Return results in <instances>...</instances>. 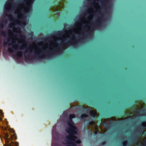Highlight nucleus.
<instances>
[{
    "label": "nucleus",
    "mask_w": 146,
    "mask_h": 146,
    "mask_svg": "<svg viewBox=\"0 0 146 146\" xmlns=\"http://www.w3.org/2000/svg\"><path fill=\"white\" fill-rule=\"evenodd\" d=\"M67 123L69 127L67 128L66 131L69 135L66 136V139H68L69 137L72 138H74V139H78V137L75 135L77 134L78 129L74 125V123L73 122L72 120L69 119Z\"/></svg>",
    "instance_id": "nucleus-1"
},
{
    "label": "nucleus",
    "mask_w": 146,
    "mask_h": 146,
    "mask_svg": "<svg viewBox=\"0 0 146 146\" xmlns=\"http://www.w3.org/2000/svg\"><path fill=\"white\" fill-rule=\"evenodd\" d=\"M102 23L100 17H99L97 20L93 22L92 25L93 27H89L88 25H85L84 27L89 32V34H84V37L87 36V34L90 35L91 34L93 33L95 30V29L99 28L101 27L102 25Z\"/></svg>",
    "instance_id": "nucleus-2"
},
{
    "label": "nucleus",
    "mask_w": 146,
    "mask_h": 146,
    "mask_svg": "<svg viewBox=\"0 0 146 146\" xmlns=\"http://www.w3.org/2000/svg\"><path fill=\"white\" fill-rule=\"evenodd\" d=\"M74 138L68 137V139H66V146H77V144L81 143V141L80 139H74Z\"/></svg>",
    "instance_id": "nucleus-3"
},
{
    "label": "nucleus",
    "mask_w": 146,
    "mask_h": 146,
    "mask_svg": "<svg viewBox=\"0 0 146 146\" xmlns=\"http://www.w3.org/2000/svg\"><path fill=\"white\" fill-rule=\"evenodd\" d=\"M141 126V127L140 128L138 132L136 133L133 139L130 141L132 145L134 144L135 143H136L139 140L140 137L143 133L144 127L145 126L143 124H142Z\"/></svg>",
    "instance_id": "nucleus-4"
},
{
    "label": "nucleus",
    "mask_w": 146,
    "mask_h": 146,
    "mask_svg": "<svg viewBox=\"0 0 146 146\" xmlns=\"http://www.w3.org/2000/svg\"><path fill=\"white\" fill-rule=\"evenodd\" d=\"M4 134L5 135L4 139L7 146H18L19 145V143L17 141H12L10 143L9 141L11 139L9 137V135L7 133L5 132Z\"/></svg>",
    "instance_id": "nucleus-5"
},
{
    "label": "nucleus",
    "mask_w": 146,
    "mask_h": 146,
    "mask_svg": "<svg viewBox=\"0 0 146 146\" xmlns=\"http://www.w3.org/2000/svg\"><path fill=\"white\" fill-rule=\"evenodd\" d=\"M14 36L15 37V38H12L11 41H10L11 42V43L10 44L9 43H8V45L9 46H11L12 45L15 44L16 43V40L18 41L17 43L18 44L21 43V42H20V41L23 40L22 39H21L20 40L17 37V35L16 34H15L14 35ZM20 37L21 38H23L24 39H25L26 38L25 36L24 35H21L20 36ZM23 40L24 41V42H26L25 40Z\"/></svg>",
    "instance_id": "nucleus-6"
},
{
    "label": "nucleus",
    "mask_w": 146,
    "mask_h": 146,
    "mask_svg": "<svg viewBox=\"0 0 146 146\" xmlns=\"http://www.w3.org/2000/svg\"><path fill=\"white\" fill-rule=\"evenodd\" d=\"M79 41V40H78V41H76V39H72L71 41H68L66 43L62 41L61 43V46L63 47H65L70 46L72 44L74 45H76V43H77Z\"/></svg>",
    "instance_id": "nucleus-7"
},
{
    "label": "nucleus",
    "mask_w": 146,
    "mask_h": 146,
    "mask_svg": "<svg viewBox=\"0 0 146 146\" xmlns=\"http://www.w3.org/2000/svg\"><path fill=\"white\" fill-rule=\"evenodd\" d=\"M34 54L35 56H38V58L40 59H42L45 56L43 53V50H39L35 51Z\"/></svg>",
    "instance_id": "nucleus-8"
},
{
    "label": "nucleus",
    "mask_w": 146,
    "mask_h": 146,
    "mask_svg": "<svg viewBox=\"0 0 146 146\" xmlns=\"http://www.w3.org/2000/svg\"><path fill=\"white\" fill-rule=\"evenodd\" d=\"M78 109L82 110L83 112L87 113L89 109L88 108H85L83 106H78Z\"/></svg>",
    "instance_id": "nucleus-9"
},
{
    "label": "nucleus",
    "mask_w": 146,
    "mask_h": 146,
    "mask_svg": "<svg viewBox=\"0 0 146 146\" xmlns=\"http://www.w3.org/2000/svg\"><path fill=\"white\" fill-rule=\"evenodd\" d=\"M63 30L59 31H54L53 33L55 35L61 36L62 35V34L63 33ZM64 31L65 32L67 31L66 29H65L64 30Z\"/></svg>",
    "instance_id": "nucleus-10"
},
{
    "label": "nucleus",
    "mask_w": 146,
    "mask_h": 146,
    "mask_svg": "<svg viewBox=\"0 0 146 146\" xmlns=\"http://www.w3.org/2000/svg\"><path fill=\"white\" fill-rule=\"evenodd\" d=\"M90 114L92 117L93 118L96 119L97 115L92 110H90Z\"/></svg>",
    "instance_id": "nucleus-11"
},
{
    "label": "nucleus",
    "mask_w": 146,
    "mask_h": 146,
    "mask_svg": "<svg viewBox=\"0 0 146 146\" xmlns=\"http://www.w3.org/2000/svg\"><path fill=\"white\" fill-rule=\"evenodd\" d=\"M9 3H6L4 6V9L5 11H6L7 12L9 10Z\"/></svg>",
    "instance_id": "nucleus-12"
},
{
    "label": "nucleus",
    "mask_w": 146,
    "mask_h": 146,
    "mask_svg": "<svg viewBox=\"0 0 146 146\" xmlns=\"http://www.w3.org/2000/svg\"><path fill=\"white\" fill-rule=\"evenodd\" d=\"M11 46L12 48L13 49L16 50H18L19 47V44H13V45H11Z\"/></svg>",
    "instance_id": "nucleus-13"
},
{
    "label": "nucleus",
    "mask_w": 146,
    "mask_h": 146,
    "mask_svg": "<svg viewBox=\"0 0 146 146\" xmlns=\"http://www.w3.org/2000/svg\"><path fill=\"white\" fill-rule=\"evenodd\" d=\"M94 124V122L92 121V119H91L89 120L87 123V124L89 125L92 126Z\"/></svg>",
    "instance_id": "nucleus-14"
},
{
    "label": "nucleus",
    "mask_w": 146,
    "mask_h": 146,
    "mask_svg": "<svg viewBox=\"0 0 146 146\" xmlns=\"http://www.w3.org/2000/svg\"><path fill=\"white\" fill-rule=\"evenodd\" d=\"M125 121H123L121 122H115L113 121H111V124H112L113 125H115L114 124L115 123H118L119 124H122L123 123H124Z\"/></svg>",
    "instance_id": "nucleus-15"
},
{
    "label": "nucleus",
    "mask_w": 146,
    "mask_h": 146,
    "mask_svg": "<svg viewBox=\"0 0 146 146\" xmlns=\"http://www.w3.org/2000/svg\"><path fill=\"white\" fill-rule=\"evenodd\" d=\"M89 117L88 115L86 114L85 113H83L81 115V118L83 120H84V118L88 117Z\"/></svg>",
    "instance_id": "nucleus-16"
},
{
    "label": "nucleus",
    "mask_w": 146,
    "mask_h": 146,
    "mask_svg": "<svg viewBox=\"0 0 146 146\" xmlns=\"http://www.w3.org/2000/svg\"><path fill=\"white\" fill-rule=\"evenodd\" d=\"M104 126L105 128L107 129H109L111 127L110 125L105 123H104Z\"/></svg>",
    "instance_id": "nucleus-17"
},
{
    "label": "nucleus",
    "mask_w": 146,
    "mask_h": 146,
    "mask_svg": "<svg viewBox=\"0 0 146 146\" xmlns=\"http://www.w3.org/2000/svg\"><path fill=\"white\" fill-rule=\"evenodd\" d=\"M6 16L8 17V18L9 19H12L13 18V16L11 15H9L7 14H5L4 15V17H5Z\"/></svg>",
    "instance_id": "nucleus-18"
},
{
    "label": "nucleus",
    "mask_w": 146,
    "mask_h": 146,
    "mask_svg": "<svg viewBox=\"0 0 146 146\" xmlns=\"http://www.w3.org/2000/svg\"><path fill=\"white\" fill-rule=\"evenodd\" d=\"M16 55L19 57H21L23 56L22 52L21 51H19L17 53Z\"/></svg>",
    "instance_id": "nucleus-19"
},
{
    "label": "nucleus",
    "mask_w": 146,
    "mask_h": 146,
    "mask_svg": "<svg viewBox=\"0 0 146 146\" xmlns=\"http://www.w3.org/2000/svg\"><path fill=\"white\" fill-rule=\"evenodd\" d=\"M75 117V115L74 114H70L69 116V118L70 119H72L73 118Z\"/></svg>",
    "instance_id": "nucleus-20"
},
{
    "label": "nucleus",
    "mask_w": 146,
    "mask_h": 146,
    "mask_svg": "<svg viewBox=\"0 0 146 146\" xmlns=\"http://www.w3.org/2000/svg\"><path fill=\"white\" fill-rule=\"evenodd\" d=\"M26 47V45L25 44H23L20 46L19 47V49L21 50H23Z\"/></svg>",
    "instance_id": "nucleus-21"
},
{
    "label": "nucleus",
    "mask_w": 146,
    "mask_h": 146,
    "mask_svg": "<svg viewBox=\"0 0 146 146\" xmlns=\"http://www.w3.org/2000/svg\"><path fill=\"white\" fill-rule=\"evenodd\" d=\"M1 35L3 36H6V31H1L0 32Z\"/></svg>",
    "instance_id": "nucleus-22"
},
{
    "label": "nucleus",
    "mask_w": 146,
    "mask_h": 146,
    "mask_svg": "<svg viewBox=\"0 0 146 146\" xmlns=\"http://www.w3.org/2000/svg\"><path fill=\"white\" fill-rule=\"evenodd\" d=\"M102 2L103 6L106 5L108 3L107 0H103Z\"/></svg>",
    "instance_id": "nucleus-23"
},
{
    "label": "nucleus",
    "mask_w": 146,
    "mask_h": 146,
    "mask_svg": "<svg viewBox=\"0 0 146 146\" xmlns=\"http://www.w3.org/2000/svg\"><path fill=\"white\" fill-rule=\"evenodd\" d=\"M7 42H4L3 43V46L4 47H5L7 45L8 42H10V40L9 39H7Z\"/></svg>",
    "instance_id": "nucleus-24"
},
{
    "label": "nucleus",
    "mask_w": 146,
    "mask_h": 146,
    "mask_svg": "<svg viewBox=\"0 0 146 146\" xmlns=\"http://www.w3.org/2000/svg\"><path fill=\"white\" fill-rule=\"evenodd\" d=\"M4 27V25L2 21L0 22V28L2 29H3Z\"/></svg>",
    "instance_id": "nucleus-25"
},
{
    "label": "nucleus",
    "mask_w": 146,
    "mask_h": 146,
    "mask_svg": "<svg viewBox=\"0 0 146 146\" xmlns=\"http://www.w3.org/2000/svg\"><path fill=\"white\" fill-rule=\"evenodd\" d=\"M145 111V109H143L141 111H140V110H139L138 111H137L136 113L138 114H139L141 113H143Z\"/></svg>",
    "instance_id": "nucleus-26"
},
{
    "label": "nucleus",
    "mask_w": 146,
    "mask_h": 146,
    "mask_svg": "<svg viewBox=\"0 0 146 146\" xmlns=\"http://www.w3.org/2000/svg\"><path fill=\"white\" fill-rule=\"evenodd\" d=\"M56 48L57 49V52H60L61 50H62V48H60V47H59L58 46L56 47Z\"/></svg>",
    "instance_id": "nucleus-27"
},
{
    "label": "nucleus",
    "mask_w": 146,
    "mask_h": 146,
    "mask_svg": "<svg viewBox=\"0 0 146 146\" xmlns=\"http://www.w3.org/2000/svg\"><path fill=\"white\" fill-rule=\"evenodd\" d=\"M13 132L14 133L13 135L15 136V140H16L17 139V135H16V134L15 132V131L13 130Z\"/></svg>",
    "instance_id": "nucleus-28"
},
{
    "label": "nucleus",
    "mask_w": 146,
    "mask_h": 146,
    "mask_svg": "<svg viewBox=\"0 0 146 146\" xmlns=\"http://www.w3.org/2000/svg\"><path fill=\"white\" fill-rule=\"evenodd\" d=\"M8 51L10 53H12L13 52V49L10 48H8Z\"/></svg>",
    "instance_id": "nucleus-29"
},
{
    "label": "nucleus",
    "mask_w": 146,
    "mask_h": 146,
    "mask_svg": "<svg viewBox=\"0 0 146 146\" xmlns=\"http://www.w3.org/2000/svg\"><path fill=\"white\" fill-rule=\"evenodd\" d=\"M20 30H21V28L19 27H17L16 28V31H17V32L18 33H20Z\"/></svg>",
    "instance_id": "nucleus-30"
},
{
    "label": "nucleus",
    "mask_w": 146,
    "mask_h": 146,
    "mask_svg": "<svg viewBox=\"0 0 146 146\" xmlns=\"http://www.w3.org/2000/svg\"><path fill=\"white\" fill-rule=\"evenodd\" d=\"M127 143V141H123V146H126Z\"/></svg>",
    "instance_id": "nucleus-31"
},
{
    "label": "nucleus",
    "mask_w": 146,
    "mask_h": 146,
    "mask_svg": "<svg viewBox=\"0 0 146 146\" xmlns=\"http://www.w3.org/2000/svg\"><path fill=\"white\" fill-rule=\"evenodd\" d=\"M1 21H2L3 23H4L5 24H6L7 23V21L6 19H2V20Z\"/></svg>",
    "instance_id": "nucleus-32"
},
{
    "label": "nucleus",
    "mask_w": 146,
    "mask_h": 146,
    "mask_svg": "<svg viewBox=\"0 0 146 146\" xmlns=\"http://www.w3.org/2000/svg\"><path fill=\"white\" fill-rule=\"evenodd\" d=\"M0 113H1V115L2 117H4L3 113L2 110H0Z\"/></svg>",
    "instance_id": "nucleus-33"
},
{
    "label": "nucleus",
    "mask_w": 146,
    "mask_h": 146,
    "mask_svg": "<svg viewBox=\"0 0 146 146\" xmlns=\"http://www.w3.org/2000/svg\"><path fill=\"white\" fill-rule=\"evenodd\" d=\"M21 24L24 26H25L26 24L25 21H22L21 23Z\"/></svg>",
    "instance_id": "nucleus-34"
},
{
    "label": "nucleus",
    "mask_w": 146,
    "mask_h": 146,
    "mask_svg": "<svg viewBox=\"0 0 146 146\" xmlns=\"http://www.w3.org/2000/svg\"><path fill=\"white\" fill-rule=\"evenodd\" d=\"M98 131L97 130H95L94 132V134L96 136V135L98 134Z\"/></svg>",
    "instance_id": "nucleus-35"
},
{
    "label": "nucleus",
    "mask_w": 146,
    "mask_h": 146,
    "mask_svg": "<svg viewBox=\"0 0 146 146\" xmlns=\"http://www.w3.org/2000/svg\"><path fill=\"white\" fill-rule=\"evenodd\" d=\"M63 25L64 27H66L68 25V24H67L66 23H64L63 24Z\"/></svg>",
    "instance_id": "nucleus-36"
},
{
    "label": "nucleus",
    "mask_w": 146,
    "mask_h": 146,
    "mask_svg": "<svg viewBox=\"0 0 146 146\" xmlns=\"http://www.w3.org/2000/svg\"><path fill=\"white\" fill-rule=\"evenodd\" d=\"M13 25L12 24H9L8 25V27L9 28H11L13 27Z\"/></svg>",
    "instance_id": "nucleus-37"
},
{
    "label": "nucleus",
    "mask_w": 146,
    "mask_h": 146,
    "mask_svg": "<svg viewBox=\"0 0 146 146\" xmlns=\"http://www.w3.org/2000/svg\"><path fill=\"white\" fill-rule=\"evenodd\" d=\"M40 40H43V41H45V40H46V38H41V39H40Z\"/></svg>",
    "instance_id": "nucleus-38"
},
{
    "label": "nucleus",
    "mask_w": 146,
    "mask_h": 146,
    "mask_svg": "<svg viewBox=\"0 0 146 146\" xmlns=\"http://www.w3.org/2000/svg\"><path fill=\"white\" fill-rule=\"evenodd\" d=\"M106 143V142L105 141H104L102 143V145H104Z\"/></svg>",
    "instance_id": "nucleus-39"
},
{
    "label": "nucleus",
    "mask_w": 146,
    "mask_h": 146,
    "mask_svg": "<svg viewBox=\"0 0 146 146\" xmlns=\"http://www.w3.org/2000/svg\"><path fill=\"white\" fill-rule=\"evenodd\" d=\"M29 50H30V52L31 53L32 51V49L31 48H29Z\"/></svg>",
    "instance_id": "nucleus-40"
},
{
    "label": "nucleus",
    "mask_w": 146,
    "mask_h": 146,
    "mask_svg": "<svg viewBox=\"0 0 146 146\" xmlns=\"http://www.w3.org/2000/svg\"><path fill=\"white\" fill-rule=\"evenodd\" d=\"M25 61H26V60H28L27 58L25 56Z\"/></svg>",
    "instance_id": "nucleus-41"
},
{
    "label": "nucleus",
    "mask_w": 146,
    "mask_h": 146,
    "mask_svg": "<svg viewBox=\"0 0 146 146\" xmlns=\"http://www.w3.org/2000/svg\"><path fill=\"white\" fill-rule=\"evenodd\" d=\"M49 52L50 53H51L52 54V55H54V53H53V52H52L51 51H49Z\"/></svg>",
    "instance_id": "nucleus-42"
},
{
    "label": "nucleus",
    "mask_w": 146,
    "mask_h": 146,
    "mask_svg": "<svg viewBox=\"0 0 146 146\" xmlns=\"http://www.w3.org/2000/svg\"><path fill=\"white\" fill-rule=\"evenodd\" d=\"M125 113L124 112H123V114L121 115V116H123L124 115V114Z\"/></svg>",
    "instance_id": "nucleus-43"
},
{
    "label": "nucleus",
    "mask_w": 146,
    "mask_h": 146,
    "mask_svg": "<svg viewBox=\"0 0 146 146\" xmlns=\"http://www.w3.org/2000/svg\"><path fill=\"white\" fill-rule=\"evenodd\" d=\"M131 111H135V110L134 109H133Z\"/></svg>",
    "instance_id": "nucleus-44"
},
{
    "label": "nucleus",
    "mask_w": 146,
    "mask_h": 146,
    "mask_svg": "<svg viewBox=\"0 0 146 146\" xmlns=\"http://www.w3.org/2000/svg\"><path fill=\"white\" fill-rule=\"evenodd\" d=\"M18 13V11H17L16 10L15 11V13L17 14Z\"/></svg>",
    "instance_id": "nucleus-45"
},
{
    "label": "nucleus",
    "mask_w": 146,
    "mask_h": 146,
    "mask_svg": "<svg viewBox=\"0 0 146 146\" xmlns=\"http://www.w3.org/2000/svg\"><path fill=\"white\" fill-rule=\"evenodd\" d=\"M1 41H2V40H1V39H0V44H1Z\"/></svg>",
    "instance_id": "nucleus-46"
},
{
    "label": "nucleus",
    "mask_w": 146,
    "mask_h": 146,
    "mask_svg": "<svg viewBox=\"0 0 146 146\" xmlns=\"http://www.w3.org/2000/svg\"><path fill=\"white\" fill-rule=\"evenodd\" d=\"M23 2L24 3H26L27 2L25 1L24 0Z\"/></svg>",
    "instance_id": "nucleus-47"
},
{
    "label": "nucleus",
    "mask_w": 146,
    "mask_h": 146,
    "mask_svg": "<svg viewBox=\"0 0 146 146\" xmlns=\"http://www.w3.org/2000/svg\"><path fill=\"white\" fill-rule=\"evenodd\" d=\"M74 26H76V27L77 26V24H75L74 25Z\"/></svg>",
    "instance_id": "nucleus-48"
},
{
    "label": "nucleus",
    "mask_w": 146,
    "mask_h": 146,
    "mask_svg": "<svg viewBox=\"0 0 146 146\" xmlns=\"http://www.w3.org/2000/svg\"><path fill=\"white\" fill-rule=\"evenodd\" d=\"M2 120V118L0 117V121H1Z\"/></svg>",
    "instance_id": "nucleus-49"
},
{
    "label": "nucleus",
    "mask_w": 146,
    "mask_h": 146,
    "mask_svg": "<svg viewBox=\"0 0 146 146\" xmlns=\"http://www.w3.org/2000/svg\"><path fill=\"white\" fill-rule=\"evenodd\" d=\"M25 52H26L27 53H28V51H27V50H26Z\"/></svg>",
    "instance_id": "nucleus-50"
},
{
    "label": "nucleus",
    "mask_w": 146,
    "mask_h": 146,
    "mask_svg": "<svg viewBox=\"0 0 146 146\" xmlns=\"http://www.w3.org/2000/svg\"><path fill=\"white\" fill-rule=\"evenodd\" d=\"M8 32H11V31L10 30L8 31Z\"/></svg>",
    "instance_id": "nucleus-51"
},
{
    "label": "nucleus",
    "mask_w": 146,
    "mask_h": 146,
    "mask_svg": "<svg viewBox=\"0 0 146 146\" xmlns=\"http://www.w3.org/2000/svg\"><path fill=\"white\" fill-rule=\"evenodd\" d=\"M27 10H29V9H30V8H29V7H28L27 8Z\"/></svg>",
    "instance_id": "nucleus-52"
},
{
    "label": "nucleus",
    "mask_w": 146,
    "mask_h": 146,
    "mask_svg": "<svg viewBox=\"0 0 146 146\" xmlns=\"http://www.w3.org/2000/svg\"><path fill=\"white\" fill-rule=\"evenodd\" d=\"M5 130H6V131H7V129H6V128H5Z\"/></svg>",
    "instance_id": "nucleus-53"
},
{
    "label": "nucleus",
    "mask_w": 146,
    "mask_h": 146,
    "mask_svg": "<svg viewBox=\"0 0 146 146\" xmlns=\"http://www.w3.org/2000/svg\"><path fill=\"white\" fill-rule=\"evenodd\" d=\"M12 6H13V7H15V6H14L13 5H12Z\"/></svg>",
    "instance_id": "nucleus-54"
},
{
    "label": "nucleus",
    "mask_w": 146,
    "mask_h": 146,
    "mask_svg": "<svg viewBox=\"0 0 146 146\" xmlns=\"http://www.w3.org/2000/svg\"><path fill=\"white\" fill-rule=\"evenodd\" d=\"M51 35H49V36H48L49 37H50V36Z\"/></svg>",
    "instance_id": "nucleus-55"
},
{
    "label": "nucleus",
    "mask_w": 146,
    "mask_h": 146,
    "mask_svg": "<svg viewBox=\"0 0 146 146\" xmlns=\"http://www.w3.org/2000/svg\"><path fill=\"white\" fill-rule=\"evenodd\" d=\"M66 40V39H64V41H65V40Z\"/></svg>",
    "instance_id": "nucleus-56"
},
{
    "label": "nucleus",
    "mask_w": 146,
    "mask_h": 146,
    "mask_svg": "<svg viewBox=\"0 0 146 146\" xmlns=\"http://www.w3.org/2000/svg\"><path fill=\"white\" fill-rule=\"evenodd\" d=\"M129 115V114H128L127 115Z\"/></svg>",
    "instance_id": "nucleus-57"
},
{
    "label": "nucleus",
    "mask_w": 146,
    "mask_h": 146,
    "mask_svg": "<svg viewBox=\"0 0 146 146\" xmlns=\"http://www.w3.org/2000/svg\"><path fill=\"white\" fill-rule=\"evenodd\" d=\"M21 18L22 19H23V18L21 17Z\"/></svg>",
    "instance_id": "nucleus-58"
},
{
    "label": "nucleus",
    "mask_w": 146,
    "mask_h": 146,
    "mask_svg": "<svg viewBox=\"0 0 146 146\" xmlns=\"http://www.w3.org/2000/svg\"><path fill=\"white\" fill-rule=\"evenodd\" d=\"M40 43H42V42H40Z\"/></svg>",
    "instance_id": "nucleus-59"
},
{
    "label": "nucleus",
    "mask_w": 146,
    "mask_h": 146,
    "mask_svg": "<svg viewBox=\"0 0 146 146\" xmlns=\"http://www.w3.org/2000/svg\"><path fill=\"white\" fill-rule=\"evenodd\" d=\"M44 47H42V48L43 49H44L43 48Z\"/></svg>",
    "instance_id": "nucleus-60"
},
{
    "label": "nucleus",
    "mask_w": 146,
    "mask_h": 146,
    "mask_svg": "<svg viewBox=\"0 0 146 146\" xmlns=\"http://www.w3.org/2000/svg\"><path fill=\"white\" fill-rule=\"evenodd\" d=\"M12 137H13V135H12Z\"/></svg>",
    "instance_id": "nucleus-61"
}]
</instances>
